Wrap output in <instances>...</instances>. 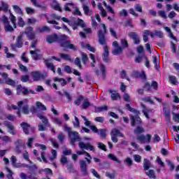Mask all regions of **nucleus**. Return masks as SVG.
Returning <instances> with one entry per match:
<instances>
[{"label":"nucleus","mask_w":179,"mask_h":179,"mask_svg":"<svg viewBox=\"0 0 179 179\" xmlns=\"http://www.w3.org/2000/svg\"><path fill=\"white\" fill-rule=\"evenodd\" d=\"M10 47L13 51H16L17 48H22L23 47V34H20L16 38L15 43H11Z\"/></svg>","instance_id":"obj_7"},{"label":"nucleus","mask_w":179,"mask_h":179,"mask_svg":"<svg viewBox=\"0 0 179 179\" xmlns=\"http://www.w3.org/2000/svg\"><path fill=\"white\" fill-rule=\"evenodd\" d=\"M20 127L25 135H29L30 134V131L32 134H34V132H36V127H31V125H30V124H29L26 122H22L20 124Z\"/></svg>","instance_id":"obj_5"},{"label":"nucleus","mask_w":179,"mask_h":179,"mask_svg":"<svg viewBox=\"0 0 179 179\" xmlns=\"http://www.w3.org/2000/svg\"><path fill=\"white\" fill-rule=\"evenodd\" d=\"M64 96H66L68 101H72V96H71V94L66 91L63 92Z\"/></svg>","instance_id":"obj_62"},{"label":"nucleus","mask_w":179,"mask_h":179,"mask_svg":"<svg viewBox=\"0 0 179 179\" xmlns=\"http://www.w3.org/2000/svg\"><path fill=\"white\" fill-rule=\"evenodd\" d=\"M76 154L78 156H82V155H85L87 157L85 158V160H86L87 164H90L92 163V155H90L89 152L83 150V151H77Z\"/></svg>","instance_id":"obj_18"},{"label":"nucleus","mask_w":179,"mask_h":179,"mask_svg":"<svg viewBox=\"0 0 179 179\" xmlns=\"http://www.w3.org/2000/svg\"><path fill=\"white\" fill-rule=\"evenodd\" d=\"M110 136L112 141L114 143H117V142H118V138L117 137L120 136V138H123L124 134H122V133H121V131L119 129H113L110 131Z\"/></svg>","instance_id":"obj_9"},{"label":"nucleus","mask_w":179,"mask_h":179,"mask_svg":"<svg viewBox=\"0 0 179 179\" xmlns=\"http://www.w3.org/2000/svg\"><path fill=\"white\" fill-rule=\"evenodd\" d=\"M24 34H26L28 40H34L36 38V34L33 32V27H27L25 29Z\"/></svg>","instance_id":"obj_12"},{"label":"nucleus","mask_w":179,"mask_h":179,"mask_svg":"<svg viewBox=\"0 0 179 179\" xmlns=\"http://www.w3.org/2000/svg\"><path fill=\"white\" fill-rule=\"evenodd\" d=\"M8 9H9V6H8L5 2H2L1 10H3V12H8Z\"/></svg>","instance_id":"obj_56"},{"label":"nucleus","mask_w":179,"mask_h":179,"mask_svg":"<svg viewBox=\"0 0 179 179\" xmlns=\"http://www.w3.org/2000/svg\"><path fill=\"white\" fill-rule=\"evenodd\" d=\"M143 169L144 171H148L150 169V161L147 158H145L143 160Z\"/></svg>","instance_id":"obj_29"},{"label":"nucleus","mask_w":179,"mask_h":179,"mask_svg":"<svg viewBox=\"0 0 179 179\" xmlns=\"http://www.w3.org/2000/svg\"><path fill=\"white\" fill-rule=\"evenodd\" d=\"M169 79L171 85H174L175 86L178 85V81L177 80V77H176V76H169Z\"/></svg>","instance_id":"obj_34"},{"label":"nucleus","mask_w":179,"mask_h":179,"mask_svg":"<svg viewBox=\"0 0 179 179\" xmlns=\"http://www.w3.org/2000/svg\"><path fill=\"white\" fill-rule=\"evenodd\" d=\"M80 55L83 65H86L89 61V57H87V55L83 52H80Z\"/></svg>","instance_id":"obj_28"},{"label":"nucleus","mask_w":179,"mask_h":179,"mask_svg":"<svg viewBox=\"0 0 179 179\" xmlns=\"http://www.w3.org/2000/svg\"><path fill=\"white\" fill-rule=\"evenodd\" d=\"M88 107H90V102L87 99H84L83 103V110H86V108H88Z\"/></svg>","instance_id":"obj_48"},{"label":"nucleus","mask_w":179,"mask_h":179,"mask_svg":"<svg viewBox=\"0 0 179 179\" xmlns=\"http://www.w3.org/2000/svg\"><path fill=\"white\" fill-rule=\"evenodd\" d=\"M120 16H124V17H127L128 16V11L125 9H122L120 13H119Z\"/></svg>","instance_id":"obj_63"},{"label":"nucleus","mask_w":179,"mask_h":179,"mask_svg":"<svg viewBox=\"0 0 179 179\" xmlns=\"http://www.w3.org/2000/svg\"><path fill=\"white\" fill-rule=\"evenodd\" d=\"M31 75L34 82H38V80H41L45 78L44 74L41 73L40 71H32Z\"/></svg>","instance_id":"obj_11"},{"label":"nucleus","mask_w":179,"mask_h":179,"mask_svg":"<svg viewBox=\"0 0 179 179\" xmlns=\"http://www.w3.org/2000/svg\"><path fill=\"white\" fill-rule=\"evenodd\" d=\"M74 64L76 66H78L79 69H83L82 62H80V58L76 57L74 60Z\"/></svg>","instance_id":"obj_36"},{"label":"nucleus","mask_w":179,"mask_h":179,"mask_svg":"<svg viewBox=\"0 0 179 179\" xmlns=\"http://www.w3.org/2000/svg\"><path fill=\"white\" fill-rule=\"evenodd\" d=\"M134 159L136 163H141V162L142 160V157L139 155H134Z\"/></svg>","instance_id":"obj_61"},{"label":"nucleus","mask_w":179,"mask_h":179,"mask_svg":"<svg viewBox=\"0 0 179 179\" xmlns=\"http://www.w3.org/2000/svg\"><path fill=\"white\" fill-rule=\"evenodd\" d=\"M21 167H24L25 169H28L30 173H37V170H38V166L37 165H29L27 164H22L21 165Z\"/></svg>","instance_id":"obj_17"},{"label":"nucleus","mask_w":179,"mask_h":179,"mask_svg":"<svg viewBox=\"0 0 179 179\" xmlns=\"http://www.w3.org/2000/svg\"><path fill=\"white\" fill-rule=\"evenodd\" d=\"M149 34H150V31L145 30L144 31V34L143 36V40L144 43H148V41H149V37L148 36H149Z\"/></svg>","instance_id":"obj_37"},{"label":"nucleus","mask_w":179,"mask_h":179,"mask_svg":"<svg viewBox=\"0 0 179 179\" xmlns=\"http://www.w3.org/2000/svg\"><path fill=\"white\" fill-rule=\"evenodd\" d=\"M99 135L102 139H106L107 137V130L106 129H99Z\"/></svg>","instance_id":"obj_40"},{"label":"nucleus","mask_w":179,"mask_h":179,"mask_svg":"<svg viewBox=\"0 0 179 179\" xmlns=\"http://www.w3.org/2000/svg\"><path fill=\"white\" fill-rule=\"evenodd\" d=\"M17 65H18L19 69H20L21 72H28L29 70L27 69V67H26V66L20 64V62H17Z\"/></svg>","instance_id":"obj_43"},{"label":"nucleus","mask_w":179,"mask_h":179,"mask_svg":"<svg viewBox=\"0 0 179 179\" xmlns=\"http://www.w3.org/2000/svg\"><path fill=\"white\" fill-rule=\"evenodd\" d=\"M108 157L110 159V160H113V162H117V163L119 164L121 163V161L118 160V158H117V157L113 154H109Z\"/></svg>","instance_id":"obj_52"},{"label":"nucleus","mask_w":179,"mask_h":179,"mask_svg":"<svg viewBox=\"0 0 179 179\" xmlns=\"http://www.w3.org/2000/svg\"><path fill=\"white\" fill-rule=\"evenodd\" d=\"M128 36L134 41V43L136 45H139V44L141 43V39L139 38V35H138L136 32H129Z\"/></svg>","instance_id":"obj_15"},{"label":"nucleus","mask_w":179,"mask_h":179,"mask_svg":"<svg viewBox=\"0 0 179 179\" xmlns=\"http://www.w3.org/2000/svg\"><path fill=\"white\" fill-rule=\"evenodd\" d=\"M13 8L15 13H19V15H21V13H22V8H20L19 6L14 5L13 6Z\"/></svg>","instance_id":"obj_47"},{"label":"nucleus","mask_w":179,"mask_h":179,"mask_svg":"<svg viewBox=\"0 0 179 179\" xmlns=\"http://www.w3.org/2000/svg\"><path fill=\"white\" fill-rule=\"evenodd\" d=\"M18 106V107H17ZM17 106L16 105H11V107H8V110H19V108H20V107H22V106H23V101H20L17 103Z\"/></svg>","instance_id":"obj_33"},{"label":"nucleus","mask_w":179,"mask_h":179,"mask_svg":"<svg viewBox=\"0 0 179 179\" xmlns=\"http://www.w3.org/2000/svg\"><path fill=\"white\" fill-rule=\"evenodd\" d=\"M98 148H99V149L103 150V152H107V147L103 143H99L98 144Z\"/></svg>","instance_id":"obj_57"},{"label":"nucleus","mask_w":179,"mask_h":179,"mask_svg":"<svg viewBox=\"0 0 179 179\" xmlns=\"http://www.w3.org/2000/svg\"><path fill=\"white\" fill-rule=\"evenodd\" d=\"M141 107H142V108H143V110H142V113H143L145 117H147L148 120H149V118H150V117H149V113H150L151 110L148 109L146 107V105L143 104V103H141Z\"/></svg>","instance_id":"obj_24"},{"label":"nucleus","mask_w":179,"mask_h":179,"mask_svg":"<svg viewBox=\"0 0 179 179\" xmlns=\"http://www.w3.org/2000/svg\"><path fill=\"white\" fill-rule=\"evenodd\" d=\"M83 100H85V96H83V95H80L77 99L74 101V104L76 106H80V104H82V101H83Z\"/></svg>","instance_id":"obj_35"},{"label":"nucleus","mask_w":179,"mask_h":179,"mask_svg":"<svg viewBox=\"0 0 179 179\" xmlns=\"http://www.w3.org/2000/svg\"><path fill=\"white\" fill-rule=\"evenodd\" d=\"M109 93H110V97L112 100L115 101L118 100V98H120V93L116 92L115 91L109 90Z\"/></svg>","instance_id":"obj_27"},{"label":"nucleus","mask_w":179,"mask_h":179,"mask_svg":"<svg viewBox=\"0 0 179 179\" xmlns=\"http://www.w3.org/2000/svg\"><path fill=\"white\" fill-rule=\"evenodd\" d=\"M144 90H147V92H150L152 90V86L150 85V83H145L143 86Z\"/></svg>","instance_id":"obj_58"},{"label":"nucleus","mask_w":179,"mask_h":179,"mask_svg":"<svg viewBox=\"0 0 179 179\" xmlns=\"http://www.w3.org/2000/svg\"><path fill=\"white\" fill-rule=\"evenodd\" d=\"M80 169L83 173V176H89V172H87V164L85 160L80 161Z\"/></svg>","instance_id":"obj_16"},{"label":"nucleus","mask_w":179,"mask_h":179,"mask_svg":"<svg viewBox=\"0 0 179 179\" xmlns=\"http://www.w3.org/2000/svg\"><path fill=\"white\" fill-rule=\"evenodd\" d=\"M146 176H148L150 178H156V175L155 174V171L150 169L148 172H145Z\"/></svg>","instance_id":"obj_45"},{"label":"nucleus","mask_w":179,"mask_h":179,"mask_svg":"<svg viewBox=\"0 0 179 179\" xmlns=\"http://www.w3.org/2000/svg\"><path fill=\"white\" fill-rule=\"evenodd\" d=\"M143 101H144V103H150V104H153L155 103L150 96H144L143 98Z\"/></svg>","instance_id":"obj_50"},{"label":"nucleus","mask_w":179,"mask_h":179,"mask_svg":"<svg viewBox=\"0 0 179 179\" xmlns=\"http://www.w3.org/2000/svg\"><path fill=\"white\" fill-rule=\"evenodd\" d=\"M79 148L82 149V150H91V152H95L96 150L94 149V146L90 145V143H85L84 142H80L78 143Z\"/></svg>","instance_id":"obj_13"},{"label":"nucleus","mask_w":179,"mask_h":179,"mask_svg":"<svg viewBox=\"0 0 179 179\" xmlns=\"http://www.w3.org/2000/svg\"><path fill=\"white\" fill-rule=\"evenodd\" d=\"M76 26H80L81 27H85L83 20L78 18L77 21H76Z\"/></svg>","instance_id":"obj_53"},{"label":"nucleus","mask_w":179,"mask_h":179,"mask_svg":"<svg viewBox=\"0 0 179 179\" xmlns=\"http://www.w3.org/2000/svg\"><path fill=\"white\" fill-rule=\"evenodd\" d=\"M134 9L136 10V12H139L140 13L143 12L142 10V6H141V4H136L134 6Z\"/></svg>","instance_id":"obj_59"},{"label":"nucleus","mask_w":179,"mask_h":179,"mask_svg":"<svg viewBox=\"0 0 179 179\" xmlns=\"http://www.w3.org/2000/svg\"><path fill=\"white\" fill-rule=\"evenodd\" d=\"M23 158L27 162H29V164H33V162L30 160V157L29 156V152L27 151H25V152L23 153Z\"/></svg>","instance_id":"obj_42"},{"label":"nucleus","mask_w":179,"mask_h":179,"mask_svg":"<svg viewBox=\"0 0 179 179\" xmlns=\"http://www.w3.org/2000/svg\"><path fill=\"white\" fill-rule=\"evenodd\" d=\"M91 173L92 174H93V176L96 177V178H99V179L101 178V176H99V174L97 173V171L95 170L94 169H91Z\"/></svg>","instance_id":"obj_60"},{"label":"nucleus","mask_w":179,"mask_h":179,"mask_svg":"<svg viewBox=\"0 0 179 179\" xmlns=\"http://www.w3.org/2000/svg\"><path fill=\"white\" fill-rule=\"evenodd\" d=\"M6 83L7 85H9L10 86H15V85H16V82H15V80L10 79V78H7L6 80Z\"/></svg>","instance_id":"obj_54"},{"label":"nucleus","mask_w":179,"mask_h":179,"mask_svg":"<svg viewBox=\"0 0 179 179\" xmlns=\"http://www.w3.org/2000/svg\"><path fill=\"white\" fill-rule=\"evenodd\" d=\"M112 54L113 55H120V54H122V48L121 47H118L112 52Z\"/></svg>","instance_id":"obj_44"},{"label":"nucleus","mask_w":179,"mask_h":179,"mask_svg":"<svg viewBox=\"0 0 179 179\" xmlns=\"http://www.w3.org/2000/svg\"><path fill=\"white\" fill-rule=\"evenodd\" d=\"M30 78L29 77V75H24L21 76V82H23L24 83H26L29 82Z\"/></svg>","instance_id":"obj_55"},{"label":"nucleus","mask_w":179,"mask_h":179,"mask_svg":"<svg viewBox=\"0 0 179 179\" xmlns=\"http://www.w3.org/2000/svg\"><path fill=\"white\" fill-rule=\"evenodd\" d=\"M64 129L68 132V135L71 138L70 143L71 146H75V143L82 141L80 136H79V132L72 131V129L66 125H64Z\"/></svg>","instance_id":"obj_2"},{"label":"nucleus","mask_w":179,"mask_h":179,"mask_svg":"<svg viewBox=\"0 0 179 179\" xmlns=\"http://www.w3.org/2000/svg\"><path fill=\"white\" fill-rule=\"evenodd\" d=\"M66 167H67V170H68L69 173H76L75 168H73V164H68Z\"/></svg>","instance_id":"obj_46"},{"label":"nucleus","mask_w":179,"mask_h":179,"mask_svg":"<svg viewBox=\"0 0 179 179\" xmlns=\"http://www.w3.org/2000/svg\"><path fill=\"white\" fill-rule=\"evenodd\" d=\"M5 127L8 129V132H9L10 135H16V130L15 129V127L13 124H12V123L10 122H6L5 123Z\"/></svg>","instance_id":"obj_22"},{"label":"nucleus","mask_w":179,"mask_h":179,"mask_svg":"<svg viewBox=\"0 0 179 179\" xmlns=\"http://www.w3.org/2000/svg\"><path fill=\"white\" fill-rule=\"evenodd\" d=\"M44 171L46 174V176H52V170H51L49 168H46L45 169L43 170H39L38 171V174H41V172Z\"/></svg>","instance_id":"obj_38"},{"label":"nucleus","mask_w":179,"mask_h":179,"mask_svg":"<svg viewBox=\"0 0 179 179\" xmlns=\"http://www.w3.org/2000/svg\"><path fill=\"white\" fill-rule=\"evenodd\" d=\"M120 43L122 45V48H128V47H129V44L128 43V41H127V39L125 38H122L120 41Z\"/></svg>","instance_id":"obj_39"},{"label":"nucleus","mask_w":179,"mask_h":179,"mask_svg":"<svg viewBox=\"0 0 179 179\" xmlns=\"http://www.w3.org/2000/svg\"><path fill=\"white\" fill-rule=\"evenodd\" d=\"M103 51L104 52L102 55V59L103 62H110V58H108V55H110V52L108 51V46H104Z\"/></svg>","instance_id":"obj_20"},{"label":"nucleus","mask_w":179,"mask_h":179,"mask_svg":"<svg viewBox=\"0 0 179 179\" xmlns=\"http://www.w3.org/2000/svg\"><path fill=\"white\" fill-rule=\"evenodd\" d=\"M22 113L26 115L29 114L30 110H29V105H25L22 107Z\"/></svg>","instance_id":"obj_49"},{"label":"nucleus","mask_w":179,"mask_h":179,"mask_svg":"<svg viewBox=\"0 0 179 179\" xmlns=\"http://www.w3.org/2000/svg\"><path fill=\"white\" fill-rule=\"evenodd\" d=\"M59 37L57 34H53L51 35H48L46 38V41L48 44H52V43H55V41H58Z\"/></svg>","instance_id":"obj_21"},{"label":"nucleus","mask_w":179,"mask_h":179,"mask_svg":"<svg viewBox=\"0 0 179 179\" xmlns=\"http://www.w3.org/2000/svg\"><path fill=\"white\" fill-rule=\"evenodd\" d=\"M103 29H99L97 32V36L99 38V43L101 45H105L107 44V39H106V35L108 34L107 27L106 24H102Z\"/></svg>","instance_id":"obj_3"},{"label":"nucleus","mask_w":179,"mask_h":179,"mask_svg":"<svg viewBox=\"0 0 179 179\" xmlns=\"http://www.w3.org/2000/svg\"><path fill=\"white\" fill-rule=\"evenodd\" d=\"M16 94L17 96H27L29 94V89L20 84L16 87Z\"/></svg>","instance_id":"obj_10"},{"label":"nucleus","mask_w":179,"mask_h":179,"mask_svg":"<svg viewBox=\"0 0 179 179\" xmlns=\"http://www.w3.org/2000/svg\"><path fill=\"white\" fill-rule=\"evenodd\" d=\"M5 31L12 32L13 31V27L8 24L4 25Z\"/></svg>","instance_id":"obj_51"},{"label":"nucleus","mask_w":179,"mask_h":179,"mask_svg":"<svg viewBox=\"0 0 179 179\" xmlns=\"http://www.w3.org/2000/svg\"><path fill=\"white\" fill-rule=\"evenodd\" d=\"M25 10H26L27 15H32V13H34V9H33L30 7H26Z\"/></svg>","instance_id":"obj_64"},{"label":"nucleus","mask_w":179,"mask_h":179,"mask_svg":"<svg viewBox=\"0 0 179 179\" xmlns=\"http://www.w3.org/2000/svg\"><path fill=\"white\" fill-rule=\"evenodd\" d=\"M134 78H141L143 80H146V73H145V71H142L140 73L139 71H134Z\"/></svg>","instance_id":"obj_23"},{"label":"nucleus","mask_w":179,"mask_h":179,"mask_svg":"<svg viewBox=\"0 0 179 179\" xmlns=\"http://www.w3.org/2000/svg\"><path fill=\"white\" fill-rule=\"evenodd\" d=\"M100 67V71L102 73V78L103 79H106V66H104V64H101L99 65Z\"/></svg>","instance_id":"obj_41"},{"label":"nucleus","mask_w":179,"mask_h":179,"mask_svg":"<svg viewBox=\"0 0 179 179\" xmlns=\"http://www.w3.org/2000/svg\"><path fill=\"white\" fill-rule=\"evenodd\" d=\"M59 57L62 59H64V61H69V62H73L72 58H71V56L68 54L60 53Z\"/></svg>","instance_id":"obj_30"},{"label":"nucleus","mask_w":179,"mask_h":179,"mask_svg":"<svg viewBox=\"0 0 179 179\" xmlns=\"http://www.w3.org/2000/svg\"><path fill=\"white\" fill-rule=\"evenodd\" d=\"M44 64L48 68V69H50L54 73H55V66H54V64L50 63L48 60H44Z\"/></svg>","instance_id":"obj_25"},{"label":"nucleus","mask_w":179,"mask_h":179,"mask_svg":"<svg viewBox=\"0 0 179 179\" xmlns=\"http://www.w3.org/2000/svg\"><path fill=\"white\" fill-rule=\"evenodd\" d=\"M36 115L39 120H42V124H38V131L41 132H44V131H45V128H48V127H50L48 118L43 115H40V113H37Z\"/></svg>","instance_id":"obj_4"},{"label":"nucleus","mask_w":179,"mask_h":179,"mask_svg":"<svg viewBox=\"0 0 179 179\" xmlns=\"http://www.w3.org/2000/svg\"><path fill=\"white\" fill-rule=\"evenodd\" d=\"M36 106H31L30 108L29 111L31 113V114H36L38 109H41L42 111H47V107H45V106H44L40 101L36 102Z\"/></svg>","instance_id":"obj_8"},{"label":"nucleus","mask_w":179,"mask_h":179,"mask_svg":"<svg viewBox=\"0 0 179 179\" xmlns=\"http://www.w3.org/2000/svg\"><path fill=\"white\" fill-rule=\"evenodd\" d=\"M38 31L39 33H50L51 31V29L48 26H43L42 27L38 28Z\"/></svg>","instance_id":"obj_32"},{"label":"nucleus","mask_w":179,"mask_h":179,"mask_svg":"<svg viewBox=\"0 0 179 179\" xmlns=\"http://www.w3.org/2000/svg\"><path fill=\"white\" fill-rule=\"evenodd\" d=\"M145 132V129L141 126H137L136 129L134 130V133L136 135H141V134H143Z\"/></svg>","instance_id":"obj_31"},{"label":"nucleus","mask_w":179,"mask_h":179,"mask_svg":"<svg viewBox=\"0 0 179 179\" xmlns=\"http://www.w3.org/2000/svg\"><path fill=\"white\" fill-rule=\"evenodd\" d=\"M125 107L129 111H130V113L135 114L134 115H129L131 127H138L142 125V118H141L139 116L141 112L131 107L129 103H126Z\"/></svg>","instance_id":"obj_1"},{"label":"nucleus","mask_w":179,"mask_h":179,"mask_svg":"<svg viewBox=\"0 0 179 179\" xmlns=\"http://www.w3.org/2000/svg\"><path fill=\"white\" fill-rule=\"evenodd\" d=\"M60 47L64 48V51H66L67 50H73V51H76L78 48L75 46V45L71 43L70 41H65L64 39L60 40Z\"/></svg>","instance_id":"obj_6"},{"label":"nucleus","mask_w":179,"mask_h":179,"mask_svg":"<svg viewBox=\"0 0 179 179\" xmlns=\"http://www.w3.org/2000/svg\"><path fill=\"white\" fill-rule=\"evenodd\" d=\"M29 176L26 175L24 173H21L20 175V178L22 179H38V176L37 172H28Z\"/></svg>","instance_id":"obj_14"},{"label":"nucleus","mask_w":179,"mask_h":179,"mask_svg":"<svg viewBox=\"0 0 179 179\" xmlns=\"http://www.w3.org/2000/svg\"><path fill=\"white\" fill-rule=\"evenodd\" d=\"M54 82H59V83L61 84L62 87H64V86H66V84L68 83V81L65 80L64 78H59L58 77H55L53 78Z\"/></svg>","instance_id":"obj_26"},{"label":"nucleus","mask_w":179,"mask_h":179,"mask_svg":"<svg viewBox=\"0 0 179 179\" xmlns=\"http://www.w3.org/2000/svg\"><path fill=\"white\" fill-rule=\"evenodd\" d=\"M37 51H38V49L29 51L34 61H40L43 58V55L37 53Z\"/></svg>","instance_id":"obj_19"}]
</instances>
